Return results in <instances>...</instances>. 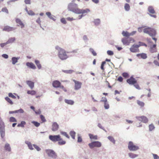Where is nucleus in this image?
<instances>
[{
	"label": "nucleus",
	"instance_id": "31",
	"mask_svg": "<svg viewBox=\"0 0 159 159\" xmlns=\"http://www.w3.org/2000/svg\"><path fill=\"white\" fill-rule=\"evenodd\" d=\"M26 124V122L24 121H21L20 123H19L17 125L18 127H21L23 128L24 127V125Z\"/></svg>",
	"mask_w": 159,
	"mask_h": 159
},
{
	"label": "nucleus",
	"instance_id": "5",
	"mask_svg": "<svg viewBox=\"0 0 159 159\" xmlns=\"http://www.w3.org/2000/svg\"><path fill=\"white\" fill-rule=\"evenodd\" d=\"M77 5H74L72 3H70L68 6V9L70 11H72L74 13L77 14L79 8L77 7Z\"/></svg>",
	"mask_w": 159,
	"mask_h": 159
},
{
	"label": "nucleus",
	"instance_id": "32",
	"mask_svg": "<svg viewBox=\"0 0 159 159\" xmlns=\"http://www.w3.org/2000/svg\"><path fill=\"white\" fill-rule=\"evenodd\" d=\"M107 139L113 144H115L116 141L114 139V138L112 136H108L107 137Z\"/></svg>",
	"mask_w": 159,
	"mask_h": 159
},
{
	"label": "nucleus",
	"instance_id": "57",
	"mask_svg": "<svg viewBox=\"0 0 159 159\" xmlns=\"http://www.w3.org/2000/svg\"><path fill=\"white\" fill-rule=\"evenodd\" d=\"M122 76L125 78H127L129 76V75L128 73L126 72H124L122 74Z\"/></svg>",
	"mask_w": 159,
	"mask_h": 159
},
{
	"label": "nucleus",
	"instance_id": "11",
	"mask_svg": "<svg viewBox=\"0 0 159 159\" xmlns=\"http://www.w3.org/2000/svg\"><path fill=\"white\" fill-rule=\"evenodd\" d=\"M90 11V10L89 9L86 8L85 9H79L78 11V14H82L83 15H85L86 14L89 13Z\"/></svg>",
	"mask_w": 159,
	"mask_h": 159
},
{
	"label": "nucleus",
	"instance_id": "16",
	"mask_svg": "<svg viewBox=\"0 0 159 159\" xmlns=\"http://www.w3.org/2000/svg\"><path fill=\"white\" fill-rule=\"evenodd\" d=\"M4 150L8 152H11V149L10 144L8 143H6L4 146Z\"/></svg>",
	"mask_w": 159,
	"mask_h": 159
},
{
	"label": "nucleus",
	"instance_id": "55",
	"mask_svg": "<svg viewBox=\"0 0 159 159\" xmlns=\"http://www.w3.org/2000/svg\"><path fill=\"white\" fill-rule=\"evenodd\" d=\"M153 159H159V157L156 154L152 153Z\"/></svg>",
	"mask_w": 159,
	"mask_h": 159
},
{
	"label": "nucleus",
	"instance_id": "28",
	"mask_svg": "<svg viewBox=\"0 0 159 159\" xmlns=\"http://www.w3.org/2000/svg\"><path fill=\"white\" fill-rule=\"evenodd\" d=\"M122 34L124 37H128L130 36V33L127 31H123L122 32Z\"/></svg>",
	"mask_w": 159,
	"mask_h": 159
},
{
	"label": "nucleus",
	"instance_id": "23",
	"mask_svg": "<svg viewBox=\"0 0 159 159\" xmlns=\"http://www.w3.org/2000/svg\"><path fill=\"white\" fill-rule=\"evenodd\" d=\"M26 66L32 69H34L36 68V67L34 64L32 62H27L26 63Z\"/></svg>",
	"mask_w": 159,
	"mask_h": 159
},
{
	"label": "nucleus",
	"instance_id": "39",
	"mask_svg": "<svg viewBox=\"0 0 159 159\" xmlns=\"http://www.w3.org/2000/svg\"><path fill=\"white\" fill-rule=\"evenodd\" d=\"M149 131H152L155 129L154 125L153 124L149 125Z\"/></svg>",
	"mask_w": 159,
	"mask_h": 159
},
{
	"label": "nucleus",
	"instance_id": "45",
	"mask_svg": "<svg viewBox=\"0 0 159 159\" xmlns=\"http://www.w3.org/2000/svg\"><path fill=\"white\" fill-rule=\"evenodd\" d=\"M27 93L31 95H35L36 92L34 90H28L27 92Z\"/></svg>",
	"mask_w": 159,
	"mask_h": 159
},
{
	"label": "nucleus",
	"instance_id": "46",
	"mask_svg": "<svg viewBox=\"0 0 159 159\" xmlns=\"http://www.w3.org/2000/svg\"><path fill=\"white\" fill-rule=\"evenodd\" d=\"M63 71L66 73L71 74L74 72V70H63Z\"/></svg>",
	"mask_w": 159,
	"mask_h": 159
},
{
	"label": "nucleus",
	"instance_id": "12",
	"mask_svg": "<svg viewBox=\"0 0 159 159\" xmlns=\"http://www.w3.org/2000/svg\"><path fill=\"white\" fill-rule=\"evenodd\" d=\"M139 47V46L138 45L134 44L130 48V51L132 52H135L139 51L138 48Z\"/></svg>",
	"mask_w": 159,
	"mask_h": 159
},
{
	"label": "nucleus",
	"instance_id": "24",
	"mask_svg": "<svg viewBox=\"0 0 159 159\" xmlns=\"http://www.w3.org/2000/svg\"><path fill=\"white\" fill-rule=\"evenodd\" d=\"M122 42H123V43L124 45H129V38H123L122 39Z\"/></svg>",
	"mask_w": 159,
	"mask_h": 159
},
{
	"label": "nucleus",
	"instance_id": "42",
	"mask_svg": "<svg viewBox=\"0 0 159 159\" xmlns=\"http://www.w3.org/2000/svg\"><path fill=\"white\" fill-rule=\"evenodd\" d=\"M124 8L125 10L127 11H129L130 8L129 5L127 3H126L125 5Z\"/></svg>",
	"mask_w": 159,
	"mask_h": 159
},
{
	"label": "nucleus",
	"instance_id": "52",
	"mask_svg": "<svg viewBox=\"0 0 159 159\" xmlns=\"http://www.w3.org/2000/svg\"><path fill=\"white\" fill-rule=\"evenodd\" d=\"M16 113H22L24 112V110L22 109H20L18 110H16Z\"/></svg>",
	"mask_w": 159,
	"mask_h": 159
},
{
	"label": "nucleus",
	"instance_id": "44",
	"mask_svg": "<svg viewBox=\"0 0 159 159\" xmlns=\"http://www.w3.org/2000/svg\"><path fill=\"white\" fill-rule=\"evenodd\" d=\"M60 133L61 134L63 135L64 136H66V137L68 139L69 138V136L66 132L64 131H61Z\"/></svg>",
	"mask_w": 159,
	"mask_h": 159
},
{
	"label": "nucleus",
	"instance_id": "14",
	"mask_svg": "<svg viewBox=\"0 0 159 159\" xmlns=\"http://www.w3.org/2000/svg\"><path fill=\"white\" fill-rule=\"evenodd\" d=\"M61 84V83L57 80L53 81L52 84L53 87L55 88H59Z\"/></svg>",
	"mask_w": 159,
	"mask_h": 159
},
{
	"label": "nucleus",
	"instance_id": "29",
	"mask_svg": "<svg viewBox=\"0 0 159 159\" xmlns=\"http://www.w3.org/2000/svg\"><path fill=\"white\" fill-rule=\"evenodd\" d=\"M34 61H35V64L36 65L38 68L39 69H41V68L42 67V66H41V65L39 61L38 60H35Z\"/></svg>",
	"mask_w": 159,
	"mask_h": 159
},
{
	"label": "nucleus",
	"instance_id": "61",
	"mask_svg": "<svg viewBox=\"0 0 159 159\" xmlns=\"http://www.w3.org/2000/svg\"><path fill=\"white\" fill-rule=\"evenodd\" d=\"M66 19L67 20L70 21H71L74 20H75L76 19H74V18H73V17H67L66 18Z\"/></svg>",
	"mask_w": 159,
	"mask_h": 159
},
{
	"label": "nucleus",
	"instance_id": "50",
	"mask_svg": "<svg viewBox=\"0 0 159 159\" xmlns=\"http://www.w3.org/2000/svg\"><path fill=\"white\" fill-rule=\"evenodd\" d=\"M33 146L38 151H40L41 150V148L36 145L34 144L33 145Z\"/></svg>",
	"mask_w": 159,
	"mask_h": 159
},
{
	"label": "nucleus",
	"instance_id": "43",
	"mask_svg": "<svg viewBox=\"0 0 159 159\" xmlns=\"http://www.w3.org/2000/svg\"><path fill=\"white\" fill-rule=\"evenodd\" d=\"M46 15L50 19L54 20L53 16L52 15L51 13L50 12H47L46 13Z\"/></svg>",
	"mask_w": 159,
	"mask_h": 159
},
{
	"label": "nucleus",
	"instance_id": "20",
	"mask_svg": "<svg viewBox=\"0 0 159 159\" xmlns=\"http://www.w3.org/2000/svg\"><path fill=\"white\" fill-rule=\"evenodd\" d=\"M156 45H153V46H151L150 47V51L152 53L156 52L157 51V48L156 47Z\"/></svg>",
	"mask_w": 159,
	"mask_h": 159
},
{
	"label": "nucleus",
	"instance_id": "38",
	"mask_svg": "<svg viewBox=\"0 0 159 159\" xmlns=\"http://www.w3.org/2000/svg\"><path fill=\"white\" fill-rule=\"evenodd\" d=\"M64 101L66 103L71 105H73L74 103L73 100H64Z\"/></svg>",
	"mask_w": 159,
	"mask_h": 159
},
{
	"label": "nucleus",
	"instance_id": "35",
	"mask_svg": "<svg viewBox=\"0 0 159 159\" xmlns=\"http://www.w3.org/2000/svg\"><path fill=\"white\" fill-rule=\"evenodd\" d=\"M137 103L138 105L141 107H144V103L139 100H137Z\"/></svg>",
	"mask_w": 159,
	"mask_h": 159
},
{
	"label": "nucleus",
	"instance_id": "3",
	"mask_svg": "<svg viewBox=\"0 0 159 159\" xmlns=\"http://www.w3.org/2000/svg\"><path fill=\"white\" fill-rule=\"evenodd\" d=\"M128 148L129 150L131 151H135L139 149V147L134 145L133 142L132 141L129 142Z\"/></svg>",
	"mask_w": 159,
	"mask_h": 159
},
{
	"label": "nucleus",
	"instance_id": "27",
	"mask_svg": "<svg viewBox=\"0 0 159 159\" xmlns=\"http://www.w3.org/2000/svg\"><path fill=\"white\" fill-rule=\"evenodd\" d=\"M128 155L130 158L133 159L137 157L138 156L137 154H134L132 152L129 153Z\"/></svg>",
	"mask_w": 159,
	"mask_h": 159
},
{
	"label": "nucleus",
	"instance_id": "13",
	"mask_svg": "<svg viewBox=\"0 0 159 159\" xmlns=\"http://www.w3.org/2000/svg\"><path fill=\"white\" fill-rule=\"evenodd\" d=\"M126 81L128 83L131 85H133L137 83L136 80L133 76H131L130 78L128 79Z\"/></svg>",
	"mask_w": 159,
	"mask_h": 159
},
{
	"label": "nucleus",
	"instance_id": "25",
	"mask_svg": "<svg viewBox=\"0 0 159 159\" xmlns=\"http://www.w3.org/2000/svg\"><path fill=\"white\" fill-rule=\"evenodd\" d=\"M26 83L31 89L34 88V82L28 80L26 81Z\"/></svg>",
	"mask_w": 159,
	"mask_h": 159
},
{
	"label": "nucleus",
	"instance_id": "56",
	"mask_svg": "<svg viewBox=\"0 0 159 159\" xmlns=\"http://www.w3.org/2000/svg\"><path fill=\"white\" fill-rule=\"evenodd\" d=\"M105 64L106 62L105 61H103L102 62L101 66V68L103 70H104V65Z\"/></svg>",
	"mask_w": 159,
	"mask_h": 159
},
{
	"label": "nucleus",
	"instance_id": "64",
	"mask_svg": "<svg viewBox=\"0 0 159 159\" xmlns=\"http://www.w3.org/2000/svg\"><path fill=\"white\" fill-rule=\"evenodd\" d=\"M134 86L137 89H140V88L139 85L137 84V83H135L134 84Z\"/></svg>",
	"mask_w": 159,
	"mask_h": 159
},
{
	"label": "nucleus",
	"instance_id": "30",
	"mask_svg": "<svg viewBox=\"0 0 159 159\" xmlns=\"http://www.w3.org/2000/svg\"><path fill=\"white\" fill-rule=\"evenodd\" d=\"M89 136L91 139H94L97 140L98 139V137L97 135H93V134H89Z\"/></svg>",
	"mask_w": 159,
	"mask_h": 159
},
{
	"label": "nucleus",
	"instance_id": "10",
	"mask_svg": "<svg viewBox=\"0 0 159 159\" xmlns=\"http://www.w3.org/2000/svg\"><path fill=\"white\" fill-rule=\"evenodd\" d=\"M74 82L75 83L74 89L75 90H77L80 89L81 87L82 83L80 81L73 80Z\"/></svg>",
	"mask_w": 159,
	"mask_h": 159
},
{
	"label": "nucleus",
	"instance_id": "53",
	"mask_svg": "<svg viewBox=\"0 0 159 159\" xmlns=\"http://www.w3.org/2000/svg\"><path fill=\"white\" fill-rule=\"evenodd\" d=\"M9 120L11 122H16V119L14 117H11L10 118Z\"/></svg>",
	"mask_w": 159,
	"mask_h": 159
},
{
	"label": "nucleus",
	"instance_id": "36",
	"mask_svg": "<svg viewBox=\"0 0 159 159\" xmlns=\"http://www.w3.org/2000/svg\"><path fill=\"white\" fill-rule=\"evenodd\" d=\"M61 140H60L58 142V144L59 145H63L66 144V142L63 140L62 138H61Z\"/></svg>",
	"mask_w": 159,
	"mask_h": 159
},
{
	"label": "nucleus",
	"instance_id": "60",
	"mask_svg": "<svg viewBox=\"0 0 159 159\" xmlns=\"http://www.w3.org/2000/svg\"><path fill=\"white\" fill-rule=\"evenodd\" d=\"M129 44L130 43H133L134 42V40L132 38H129Z\"/></svg>",
	"mask_w": 159,
	"mask_h": 159
},
{
	"label": "nucleus",
	"instance_id": "62",
	"mask_svg": "<svg viewBox=\"0 0 159 159\" xmlns=\"http://www.w3.org/2000/svg\"><path fill=\"white\" fill-rule=\"evenodd\" d=\"M61 21L63 24H66V23L65 18H63L61 19Z\"/></svg>",
	"mask_w": 159,
	"mask_h": 159
},
{
	"label": "nucleus",
	"instance_id": "1",
	"mask_svg": "<svg viewBox=\"0 0 159 159\" xmlns=\"http://www.w3.org/2000/svg\"><path fill=\"white\" fill-rule=\"evenodd\" d=\"M55 48L58 51V56L61 60H65L68 58L65 50L63 49L60 48L58 46H56Z\"/></svg>",
	"mask_w": 159,
	"mask_h": 159
},
{
	"label": "nucleus",
	"instance_id": "33",
	"mask_svg": "<svg viewBox=\"0 0 159 159\" xmlns=\"http://www.w3.org/2000/svg\"><path fill=\"white\" fill-rule=\"evenodd\" d=\"M100 20L99 19H96L94 20V23L96 25H99L100 23Z\"/></svg>",
	"mask_w": 159,
	"mask_h": 159
},
{
	"label": "nucleus",
	"instance_id": "40",
	"mask_svg": "<svg viewBox=\"0 0 159 159\" xmlns=\"http://www.w3.org/2000/svg\"><path fill=\"white\" fill-rule=\"evenodd\" d=\"M70 134L72 138L73 139H75V132L74 131H70Z\"/></svg>",
	"mask_w": 159,
	"mask_h": 159
},
{
	"label": "nucleus",
	"instance_id": "7",
	"mask_svg": "<svg viewBox=\"0 0 159 159\" xmlns=\"http://www.w3.org/2000/svg\"><path fill=\"white\" fill-rule=\"evenodd\" d=\"M49 138L50 140L53 142H55L61 140V137L60 135H49Z\"/></svg>",
	"mask_w": 159,
	"mask_h": 159
},
{
	"label": "nucleus",
	"instance_id": "4",
	"mask_svg": "<svg viewBox=\"0 0 159 159\" xmlns=\"http://www.w3.org/2000/svg\"><path fill=\"white\" fill-rule=\"evenodd\" d=\"M45 152L49 157L56 159L57 157V154L53 150L50 149H47L45 150Z\"/></svg>",
	"mask_w": 159,
	"mask_h": 159
},
{
	"label": "nucleus",
	"instance_id": "41",
	"mask_svg": "<svg viewBox=\"0 0 159 159\" xmlns=\"http://www.w3.org/2000/svg\"><path fill=\"white\" fill-rule=\"evenodd\" d=\"M32 123L36 127H38L40 126V123L37 121H33Z\"/></svg>",
	"mask_w": 159,
	"mask_h": 159
},
{
	"label": "nucleus",
	"instance_id": "6",
	"mask_svg": "<svg viewBox=\"0 0 159 159\" xmlns=\"http://www.w3.org/2000/svg\"><path fill=\"white\" fill-rule=\"evenodd\" d=\"M88 145L91 149H92L94 147L100 148V147L102 146V143L98 141H95L89 143Z\"/></svg>",
	"mask_w": 159,
	"mask_h": 159
},
{
	"label": "nucleus",
	"instance_id": "49",
	"mask_svg": "<svg viewBox=\"0 0 159 159\" xmlns=\"http://www.w3.org/2000/svg\"><path fill=\"white\" fill-rule=\"evenodd\" d=\"M40 117L43 122H44L46 121V120L45 118L43 115H40Z\"/></svg>",
	"mask_w": 159,
	"mask_h": 159
},
{
	"label": "nucleus",
	"instance_id": "8",
	"mask_svg": "<svg viewBox=\"0 0 159 159\" xmlns=\"http://www.w3.org/2000/svg\"><path fill=\"white\" fill-rule=\"evenodd\" d=\"M148 10L149 12V15L152 17L156 18L157 16L156 15V12L154 10V9L152 6H149L148 8Z\"/></svg>",
	"mask_w": 159,
	"mask_h": 159
},
{
	"label": "nucleus",
	"instance_id": "18",
	"mask_svg": "<svg viewBox=\"0 0 159 159\" xmlns=\"http://www.w3.org/2000/svg\"><path fill=\"white\" fill-rule=\"evenodd\" d=\"M14 29L13 27H11L9 26H6L4 27L3 29V31H10L13 30Z\"/></svg>",
	"mask_w": 159,
	"mask_h": 159
},
{
	"label": "nucleus",
	"instance_id": "59",
	"mask_svg": "<svg viewBox=\"0 0 159 159\" xmlns=\"http://www.w3.org/2000/svg\"><path fill=\"white\" fill-rule=\"evenodd\" d=\"M2 11L3 12H5L7 13H8V9L6 7H4L2 8Z\"/></svg>",
	"mask_w": 159,
	"mask_h": 159
},
{
	"label": "nucleus",
	"instance_id": "22",
	"mask_svg": "<svg viewBox=\"0 0 159 159\" xmlns=\"http://www.w3.org/2000/svg\"><path fill=\"white\" fill-rule=\"evenodd\" d=\"M101 102H104V107L106 109H108L109 108V105L107 101V100H101Z\"/></svg>",
	"mask_w": 159,
	"mask_h": 159
},
{
	"label": "nucleus",
	"instance_id": "54",
	"mask_svg": "<svg viewBox=\"0 0 159 159\" xmlns=\"http://www.w3.org/2000/svg\"><path fill=\"white\" fill-rule=\"evenodd\" d=\"M98 126L100 128L103 130L105 131L106 132V131L104 127H102L101 124L100 123H98Z\"/></svg>",
	"mask_w": 159,
	"mask_h": 159
},
{
	"label": "nucleus",
	"instance_id": "21",
	"mask_svg": "<svg viewBox=\"0 0 159 159\" xmlns=\"http://www.w3.org/2000/svg\"><path fill=\"white\" fill-rule=\"evenodd\" d=\"M136 56L138 57H140L141 58L143 59H146L147 57V56L146 53H138L136 55Z\"/></svg>",
	"mask_w": 159,
	"mask_h": 159
},
{
	"label": "nucleus",
	"instance_id": "47",
	"mask_svg": "<svg viewBox=\"0 0 159 159\" xmlns=\"http://www.w3.org/2000/svg\"><path fill=\"white\" fill-rule=\"evenodd\" d=\"M77 135H78L77 142L79 143L81 142L82 141V138L81 137V136L79 134H78Z\"/></svg>",
	"mask_w": 159,
	"mask_h": 159
},
{
	"label": "nucleus",
	"instance_id": "34",
	"mask_svg": "<svg viewBox=\"0 0 159 159\" xmlns=\"http://www.w3.org/2000/svg\"><path fill=\"white\" fill-rule=\"evenodd\" d=\"M20 57H13L12 58V64L14 65L17 62L18 60L19 59Z\"/></svg>",
	"mask_w": 159,
	"mask_h": 159
},
{
	"label": "nucleus",
	"instance_id": "51",
	"mask_svg": "<svg viewBox=\"0 0 159 159\" xmlns=\"http://www.w3.org/2000/svg\"><path fill=\"white\" fill-rule=\"evenodd\" d=\"M26 10L27 11V12L28 14H29V15H34V13L33 11H32V10L28 11L27 9H26Z\"/></svg>",
	"mask_w": 159,
	"mask_h": 159
},
{
	"label": "nucleus",
	"instance_id": "15",
	"mask_svg": "<svg viewBox=\"0 0 159 159\" xmlns=\"http://www.w3.org/2000/svg\"><path fill=\"white\" fill-rule=\"evenodd\" d=\"M59 125L56 122H53L52 126V130L53 131H57L58 129Z\"/></svg>",
	"mask_w": 159,
	"mask_h": 159
},
{
	"label": "nucleus",
	"instance_id": "58",
	"mask_svg": "<svg viewBox=\"0 0 159 159\" xmlns=\"http://www.w3.org/2000/svg\"><path fill=\"white\" fill-rule=\"evenodd\" d=\"M107 54L110 56L113 55V52L111 50H108L107 52Z\"/></svg>",
	"mask_w": 159,
	"mask_h": 159
},
{
	"label": "nucleus",
	"instance_id": "19",
	"mask_svg": "<svg viewBox=\"0 0 159 159\" xmlns=\"http://www.w3.org/2000/svg\"><path fill=\"white\" fill-rule=\"evenodd\" d=\"M9 97L11 98L12 99H19V97L16 93H9L8 94Z\"/></svg>",
	"mask_w": 159,
	"mask_h": 159
},
{
	"label": "nucleus",
	"instance_id": "37",
	"mask_svg": "<svg viewBox=\"0 0 159 159\" xmlns=\"http://www.w3.org/2000/svg\"><path fill=\"white\" fill-rule=\"evenodd\" d=\"M15 40V38L14 37L11 38L9 39L8 41H7V44H9V43H12Z\"/></svg>",
	"mask_w": 159,
	"mask_h": 159
},
{
	"label": "nucleus",
	"instance_id": "17",
	"mask_svg": "<svg viewBox=\"0 0 159 159\" xmlns=\"http://www.w3.org/2000/svg\"><path fill=\"white\" fill-rule=\"evenodd\" d=\"M16 22L18 26H20L21 28H23L24 27V25L22 21L19 18H16Z\"/></svg>",
	"mask_w": 159,
	"mask_h": 159
},
{
	"label": "nucleus",
	"instance_id": "26",
	"mask_svg": "<svg viewBox=\"0 0 159 159\" xmlns=\"http://www.w3.org/2000/svg\"><path fill=\"white\" fill-rule=\"evenodd\" d=\"M0 132L1 137L3 138L5 136L4 129L3 127L0 126Z\"/></svg>",
	"mask_w": 159,
	"mask_h": 159
},
{
	"label": "nucleus",
	"instance_id": "48",
	"mask_svg": "<svg viewBox=\"0 0 159 159\" xmlns=\"http://www.w3.org/2000/svg\"><path fill=\"white\" fill-rule=\"evenodd\" d=\"M89 50L93 53V54L94 56H96L97 55L96 52L93 48H90Z\"/></svg>",
	"mask_w": 159,
	"mask_h": 159
},
{
	"label": "nucleus",
	"instance_id": "2",
	"mask_svg": "<svg viewBox=\"0 0 159 159\" xmlns=\"http://www.w3.org/2000/svg\"><path fill=\"white\" fill-rule=\"evenodd\" d=\"M143 32L144 33L149 34L152 37L155 36L156 34V31L153 28L148 27L143 29Z\"/></svg>",
	"mask_w": 159,
	"mask_h": 159
},
{
	"label": "nucleus",
	"instance_id": "63",
	"mask_svg": "<svg viewBox=\"0 0 159 159\" xmlns=\"http://www.w3.org/2000/svg\"><path fill=\"white\" fill-rule=\"evenodd\" d=\"M59 88L62 89L64 91H65V92L67 91V90L65 88H64V86L63 85H61V84L60 85Z\"/></svg>",
	"mask_w": 159,
	"mask_h": 159
},
{
	"label": "nucleus",
	"instance_id": "9",
	"mask_svg": "<svg viewBox=\"0 0 159 159\" xmlns=\"http://www.w3.org/2000/svg\"><path fill=\"white\" fill-rule=\"evenodd\" d=\"M135 118L138 120L145 123H148V119L146 117L144 116H136Z\"/></svg>",
	"mask_w": 159,
	"mask_h": 159
}]
</instances>
